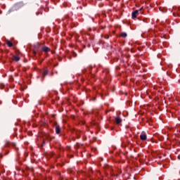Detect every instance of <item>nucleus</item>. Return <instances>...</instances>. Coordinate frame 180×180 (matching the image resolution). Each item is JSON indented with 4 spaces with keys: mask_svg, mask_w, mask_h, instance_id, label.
Wrapping results in <instances>:
<instances>
[{
    "mask_svg": "<svg viewBox=\"0 0 180 180\" xmlns=\"http://www.w3.org/2000/svg\"><path fill=\"white\" fill-rule=\"evenodd\" d=\"M60 126L56 125V134H58L60 133Z\"/></svg>",
    "mask_w": 180,
    "mask_h": 180,
    "instance_id": "nucleus-7",
    "label": "nucleus"
},
{
    "mask_svg": "<svg viewBox=\"0 0 180 180\" xmlns=\"http://www.w3.org/2000/svg\"><path fill=\"white\" fill-rule=\"evenodd\" d=\"M98 1H101V0H98Z\"/></svg>",
    "mask_w": 180,
    "mask_h": 180,
    "instance_id": "nucleus-14",
    "label": "nucleus"
},
{
    "mask_svg": "<svg viewBox=\"0 0 180 180\" xmlns=\"http://www.w3.org/2000/svg\"><path fill=\"white\" fill-rule=\"evenodd\" d=\"M115 122L117 123V124H120V123H122V119L119 117H115Z\"/></svg>",
    "mask_w": 180,
    "mask_h": 180,
    "instance_id": "nucleus-5",
    "label": "nucleus"
},
{
    "mask_svg": "<svg viewBox=\"0 0 180 180\" xmlns=\"http://www.w3.org/2000/svg\"><path fill=\"white\" fill-rule=\"evenodd\" d=\"M41 49L43 51H44V53H48L49 51H50V49H49V47L47 46H43Z\"/></svg>",
    "mask_w": 180,
    "mask_h": 180,
    "instance_id": "nucleus-4",
    "label": "nucleus"
},
{
    "mask_svg": "<svg viewBox=\"0 0 180 180\" xmlns=\"http://www.w3.org/2000/svg\"><path fill=\"white\" fill-rule=\"evenodd\" d=\"M141 9H143V8H138L136 10V17L137 18V15H139V13H143V11H141Z\"/></svg>",
    "mask_w": 180,
    "mask_h": 180,
    "instance_id": "nucleus-3",
    "label": "nucleus"
},
{
    "mask_svg": "<svg viewBox=\"0 0 180 180\" xmlns=\"http://www.w3.org/2000/svg\"><path fill=\"white\" fill-rule=\"evenodd\" d=\"M132 18H133V19H136V11H134L132 12Z\"/></svg>",
    "mask_w": 180,
    "mask_h": 180,
    "instance_id": "nucleus-10",
    "label": "nucleus"
},
{
    "mask_svg": "<svg viewBox=\"0 0 180 180\" xmlns=\"http://www.w3.org/2000/svg\"><path fill=\"white\" fill-rule=\"evenodd\" d=\"M120 37H123L124 39L127 37V34L126 32H121L120 34Z\"/></svg>",
    "mask_w": 180,
    "mask_h": 180,
    "instance_id": "nucleus-6",
    "label": "nucleus"
},
{
    "mask_svg": "<svg viewBox=\"0 0 180 180\" xmlns=\"http://www.w3.org/2000/svg\"><path fill=\"white\" fill-rule=\"evenodd\" d=\"M13 59L15 61H19V60H20V58L19 56H14Z\"/></svg>",
    "mask_w": 180,
    "mask_h": 180,
    "instance_id": "nucleus-9",
    "label": "nucleus"
},
{
    "mask_svg": "<svg viewBox=\"0 0 180 180\" xmlns=\"http://www.w3.org/2000/svg\"><path fill=\"white\" fill-rule=\"evenodd\" d=\"M141 137V140H147V134H146V133L142 132L140 135Z\"/></svg>",
    "mask_w": 180,
    "mask_h": 180,
    "instance_id": "nucleus-1",
    "label": "nucleus"
},
{
    "mask_svg": "<svg viewBox=\"0 0 180 180\" xmlns=\"http://www.w3.org/2000/svg\"><path fill=\"white\" fill-rule=\"evenodd\" d=\"M74 133L76 134L77 139H79V137H81V131H79V130L75 131V130Z\"/></svg>",
    "mask_w": 180,
    "mask_h": 180,
    "instance_id": "nucleus-2",
    "label": "nucleus"
},
{
    "mask_svg": "<svg viewBox=\"0 0 180 180\" xmlns=\"http://www.w3.org/2000/svg\"><path fill=\"white\" fill-rule=\"evenodd\" d=\"M138 50H141L140 47L138 48Z\"/></svg>",
    "mask_w": 180,
    "mask_h": 180,
    "instance_id": "nucleus-13",
    "label": "nucleus"
},
{
    "mask_svg": "<svg viewBox=\"0 0 180 180\" xmlns=\"http://www.w3.org/2000/svg\"><path fill=\"white\" fill-rule=\"evenodd\" d=\"M173 15L174 16H179V13H174Z\"/></svg>",
    "mask_w": 180,
    "mask_h": 180,
    "instance_id": "nucleus-12",
    "label": "nucleus"
},
{
    "mask_svg": "<svg viewBox=\"0 0 180 180\" xmlns=\"http://www.w3.org/2000/svg\"><path fill=\"white\" fill-rule=\"evenodd\" d=\"M47 74H49V71L46 70L44 72V76L47 75Z\"/></svg>",
    "mask_w": 180,
    "mask_h": 180,
    "instance_id": "nucleus-11",
    "label": "nucleus"
},
{
    "mask_svg": "<svg viewBox=\"0 0 180 180\" xmlns=\"http://www.w3.org/2000/svg\"><path fill=\"white\" fill-rule=\"evenodd\" d=\"M7 46H13V43L11 41H6Z\"/></svg>",
    "mask_w": 180,
    "mask_h": 180,
    "instance_id": "nucleus-8",
    "label": "nucleus"
}]
</instances>
